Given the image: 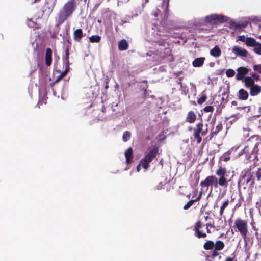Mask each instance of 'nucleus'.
<instances>
[{"mask_svg":"<svg viewBox=\"0 0 261 261\" xmlns=\"http://www.w3.org/2000/svg\"><path fill=\"white\" fill-rule=\"evenodd\" d=\"M226 173V169L222 167H220L216 171V174L218 177V178L214 176H208L204 180L201 182L200 185L203 187H206L207 189L210 186L211 191H212L213 188H216L218 186L226 187L228 182L230 180L227 179Z\"/></svg>","mask_w":261,"mask_h":261,"instance_id":"f257e3e1","label":"nucleus"},{"mask_svg":"<svg viewBox=\"0 0 261 261\" xmlns=\"http://www.w3.org/2000/svg\"><path fill=\"white\" fill-rule=\"evenodd\" d=\"M76 6L75 0H69L63 6L59 15V20L62 23L74 11Z\"/></svg>","mask_w":261,"mask_h":261,"instance_id":"f03ea898","label":"nucleus"},{"mask_svg":"<svg viewBox=\"0 0 261 261\" xmlns=\"http://www.w3.org/2000/svg\"><path fill=\"white\" fill-rule=\"evenodd\" d=\"M158 151L159 149L158 147H155L149 151L146 156L140 162L137 167V171L138 172H140L141 167H143L145 170H146L148 167L149 163L155 156Z\"/></svg>","mask_w":261,"mask_h":261,"instance_id":"7ed1b4c3","label":"nucleus"},{"mask_svg":"<svg viewBox=\"0 0 261 261\" xmlns=\"http://www.w3.org/2000/svg\"><path fill=\"white\" fill-rule=\"evenodd\" d=\"M158 151L159 149L158 147H155L149 151L146 156L140 162L137 167V171L138 172H140L141 167H143L145 170H146L148 167L149 163L155 156Z\"/></svg>","mask_w":261,"mask_h":261,"instance_id":"20e7f679","label":"nucleus"},{"mask_svg":"<svg viewBox=\"0 0 261 261\" xmlns=\"http://www.w3.org/2000/svg\"><path fill=\"white\" fill-rule=\"evenodd\" d=\"M228 20L229 18L227 16L218 14H212L207 15L204 18L206 23L212 24L226 22Z\"/></svg>","mask_w":261,"mask_h":261,"instance_id":"39448f33","label":"nucleus"},{"mask_svg":"<svg viewBox=\"0 0 261 261\" xmlns=\"http://www.w3.org/2000/svg\"><path fill=\"white\" fill-rule=\"evenodd\" d=\"M234 224L240 234L244 237H246L248 232L247 222L240 219H237L235 220Z\"/></svg>","mask_w":261,"mask_h":261,"instance_id":"423d86ee","label":"nucleus"},{"mask_svg":"<svg viewBox=\"0 0 261 261\" xmlns=\"http://www.w3.org/2000/svg\"><path fill=\"white\" fill-rule=\"evenodd\" d=\"M237 71L236 79L241 80L244 79V76L248 72L249 70L245 67H240L237 69Z\"/></svg>","mask_w":261,"mask_h":261,"instance_id":"0eeeda50","label":"nucleus"},{"mask_svg":"<svg viewBox=\"0 0 261 261\" xmlns=\"http://www.w3.org/2000/svg\"><path fill=\"white\" fill-rule=\"evenodd\" d=\"M232 50L233 53H234L237 56H239L241 57H247L248 52L247 51L242 48L240 47L237 46H234L232 47Z\"/></svg>","mask_w":261,"mask_h":261,"instance_id":"6e6552de","label":"nucleus"},{"mask_svg":"<svg viewBox=\"0 0 261 261\" xmlns=\"http://www.w3.org/2000/svg\"><path fill=\"white\" fill-rule=\"evenodd\" d=\"M251 95L254 96L261 92V87L258 85H254L250 89Z\"/></svg>","mask_w":261,"mask_h":261,"instance_id":"1a4fd4ad","label":"nucleus"},{"mask_svg":"<svg viewBox=\"0 0 261 261\" xmlns=\"http://www.w3.org/2000/svg\"><path fill=\"white\" fill-rule=\"evenodd\" d=\"M52 61V51L51 49L47 48L45 55V64L47 66L51 65Z\"/></svg>","mask_w":261,"mask_h":261,"instance_id":"9d476101","label":"nucleus"},{"mask_svg":"<svg viewBox=\"0 0 261 261\" xmlns=\"http://www.w3.org/2000/svg\"><path fill=\"white\" fill-rule=\"evenodd\" d=\"M205 61V58L200 57L195 59L192 62V65L195 67H199L202 66Z\"/></svg>","mask_w":261,"mask_h":261,"instance_id":"9b49d317","label":"nucleus"},{"mask_svg":"<svg viewBox=\"0 0 261 261\" xmlns=\"http://www.w3.org/2000/svg\"><path fill=\"white\" fill-rule=\"evenodd\" d=\"M221 53V50L220 48L217 45L210 50L211 55L216 58L220 57Z\"/></svg>","mask_w":261,"mask_h":261,"instance_id":"f8f14e48","label":"nucleus"},{"mask_svg":"<svg viewBox=\"0 0 261 261\" xmlns=\"http://www.w3.org/2000/svg\"><path fill=\"white\" fill-rule=\"evenodd\" d=\"M238 97L240 99L245 100L248 97V93L247 91L243 89H241L239 91Z\"/></svg>","mask_w":261,"mask_h":261,"instance_id":"ddd939ff","label":"nucleus"},{"mask_svg":"<svg viewBox=\"0 0 261 261\" xmlns=\"http://www.w3.org/2000/svg\"><path fill=\"white\" fill-rule=\"evenodd\" d=\"M132 155L133 149L131 147H129L125 152L126 162L127 164H129L131 162Z\"/></svg>","mask_w":261,"mask_h":261,"instance_id":"4468645a","label":"nucleus"},{"mask_svg":"<svg viewBox=\"0 0 261 261\" xmlns=\"http://www.w3.org/2000/svg\"><path fill=\"white\" fill-rule=\"evenodd\" d=\"M245 85L246 87H251L254 85V80L250 76H247L244 79Z\"/></svg>","mask_w":261,"mask_h":261,"instance_id":"2eb2a0df","label":"nucleus"},{"mask_svg":"<svg viewBox=\"0 0 261 261\" xmlns=\"http://www.w3.org/2000/svg\"><path fill=\"white\" fill-rule=\"evenodd\" d=\"M202 192L201 191L200 192L198 197L196 199H195L194 200H191L189 201H188L187 202V203L185 205V206L184 207V208L185 210H187L189 208H190L193 205V203L195 201H197L199 200L200 199V198L201 197V195H202Z\"/></svg>","mask_w":261,"mask_h":261,"instance_id":"dca6fc26","label":"nucleus"},{"mask_svg":"<svg viewBox=\"0 0 261 261\" xmlns=\"http://www.w3.org/2000/svg\"><path fill=\"white\" fill-rule=\"evenodd\" d=\"M257 42L256 40L251 37H247L246 39V44L248 46L253 47Z\"/></svg>","mask_w":261,"mask_h":261,"instance_id":"f3484780","label":"nucleus"},{"mask_svg":"<svg viewBox=\"0 0 261 261\" xmlns=\"http://www.w3.org/2000/svg\"><path fill=\"white\" fill-rule=\"evenodd\" d=\"M118 47L120 50H126L128 48L127 42L125 40H122L119 42Z\"/></svg>","mask_w":261,"mask_h":261,"instance_id":"a211bd4d","label":"nucleus"},{"mask_svg":"<svg viewBox=\"0 0 261 261\" xmlns=\"http://www.w3.org/2000/svg\"><path fill=\"white\" fill-rule=\"evenodd\" d=\"M196 118V116L193 112H189L187 117V120L189 123H193Z\"/></svg>","mask_w":261,"mask_h":261,"instance_id":"6ab92c4d","label":"nucleus"},{"mask_svg":"<svg viewBox=\"0 0 261 261\" xmlns=\"http://www.w3.org/2000/svg\"><path fill=\"white\" fill-rule=\"evenodd\" d=\"M82 37V31L80 29H76L74 32V38L76 41H80Z\"/></svg>","mask_w":261,"mask_h":261,"instance_id":"aec40b11","label":"nucleus"},{"mask_svg":"<svg viewBox=\"0 0 261 261\" xmlns=\"http://www.w3.org/2000/svg\"><path fill=\"white\" fill-rule=\"evenodd\" d=\"M224 247V243L221 241H217L215 245V248L216 250H221Z\"/></svg>","mask_w":261,"mask_h":261,"instance_id":"412c9836","label":"nucleus"},{"mask_svg":"<svg viewBox=\"0 0 261 261\" xmlns=\"http://www.w3.org/2000/svg\"><path fill=\"white\" fill-rule=\"evenodd\" d=\"M67 62L68 63V61L67 60ZM69 65L68 64L66 65V69L64 71H63L58 77L57 79H56V82H58L59 81H60L61 79H62L63 77H64L66 74L67 73V72H68L69 71Z\"/></svg>","mask_w":261,"mask_h":261,"instance_id":"4be33fe9","label":"nucleus"},{"mask_svg":"<svg viewBox=\"0 0 261 261\" xmlns=\"http://www.w3.org/2000/svg\"><path fill=\"white\" fill-rule=\"evenodd\" d=\"M214 246V243L213 242L211 241H207L204 244V248L206 250H210L212 249Z\"/></svg>","mask_w":261,"mask_h":261,"instance_id":"5701e85b","label":"nucleus"},{"mask_svg":"<svg viewBox=\"0 0 261 261\" xmlns=\"http://www.w3.org/2000/svg\"><path fill=\"white\" fill-rule=\"evenodd\" d=\"M228 204H229V200L228 199H227L222 204V205L221 206L220 211V215L221 216H222L223 215L224 210L228 205Z\"/></svg>","mask_w":261,"mask_h":261,"instance_id":"b1692460","label":"nucleus"},{"mask_svg":"<svg viewBox=\"0 0 261 261\" xmlns=\"http://www.w3.org/2000/svg\"><path fill=\"white\" fill-rule=\"evenodd\" d=\"M100 37L98 35H93L89 38V40L91 42L98 43L100 41Z\"/></svg>","mask_w":261,"mask_h":261,"instance_id":"393cba45","label":"nucleus"},{"mask_svg":"<svg viewBox=\"0 0 261 261\" xmlns=\"http://www.w3.org/2000/svg\"><path fill=\"white\" fill-rule=\"evenodd\" d=\"M254 47V51L258 54V55H260L261 54V43H257L255 45H254L253 46Z\"/></svg>","mask_w":261,"mask_h":261,"instance_id":"a878e982","label":"nucleus"},{"mask_svg":"<svg viewBox=\"0 0 261 261\" xmlns=\"http://www.w3.org/2000/svg\"><path fill=\"white\" fill-rule=\"evenodd\" d=\"M226 74L228 77H231L235 74V71L232 69H228L226 71Z\"/></svg>","mask_w":261,"mask_h":261,"instance_id":"bb28decb","label":"nucleus"},{"mask_svg":"<svg viewBox=\"0 0 261 261\" xmlns=\"http://www.w3.org/2000/svg\"><path fill=\"white\" fill-rule=\"evenodd\" d=\"M130 137V134L128 132H125L123 135V140L126 142L129 139Z\"/></svg>","mask_w":261,"mask_h":261,"instance_id":"cd10ccee","label":"nucleus"},{"mask_svg":"<svg viewBox=\"0 0 261 261\" xmlns=\"http://www.w3.org/2000/svg\"><path fill=\"white\" fill-rule=\"evenodd\" d=\"M255 175L258 181H260L261 179V168H258L255 172Z\"/></svg>","mask_w":261,"mask_h":261,"instance_id":"c85d7f7f","label":"nucleus"},{"mask_svg":"<svg viewBox=\"0 0 261 261\" xmlns=\"http://www.w3.org/2000/svg\"><path fill=\"white\" fill-rule=\"evenodd\" d=\"M254 70L261 74V64L254 65L253 66Z\"/></svg>","mask_w":261,"mask_h":261,"instance_id":"c756f323","label":"nucleus"},{"mask_svg":"<svg viewBox=\"0 0 261 261\" xmlns=\"http://www.w3.org/2000/svg\"><path fill=\"white\" fill-rule=\"evenodd\" d=\"M207 97L206 95L201 96L198 100V103L199 104H202L206 100Z\"/></svg>","mask_w":261,"mask_h":261,"instance_id":"7c9ffc66","label":"nucleus"},{"mask_svg":"<svg viewBox=\"0 0 261 261\" xmlns=\"http://www.w3.org/2000/svg\"><path fill=\"white\" fill-rule=\"evenodd\" d=\"M213 110V107L211 106H208L204 108V111L207 112H212Z\"/></svg>","mask_w":261,"mask_h":261,"instance_id":"2f4dec72","label":"nucleus"},{"mask_svg":"<svg viewBox=\"0 0 261 261\" xmlns=\"http://www.w3.org/2000/svg\"><path fill=\"white\" fill-rule=\"evenodd\" d=\"M199 134H199L198 132H195V134H194V137H195V138L197 139V142L198 143H199L201 141V138L200 137Z\"/></svg>","mask_w":261,"mask_h":261,"instance_id":"473e14b6","label":"nucleus"},{"mask_svg":"<svg viewBox=\"0 0 261 261\" xmlns=\"http://www.w3.org/2000/svg\"><path fill=\"white\" fill-rule=\"evenodd\" d=\"M197 233V237L198 238H204L206 234L205 233H201L199 230L196 231Z\"/></svg>","mask_w":261,"mask_h":261,"instance_id":"72a5a7b5","label":"nucleus"},{"mask_svg":"<svg viewBox=\"0 0 261 261\" xmlns=\"http://www.w3.org/2000/svg\"><path fill=\"white\" fill-rule=\"evenodd\" d=\"M202 124H200V123L198 124L197 125V129H196V132H198V133L200 134V133L201 131V129H202Z\"/></svg>","mask_w":261,"mask_h":261,"instance_id":"f704fd0d","label":"nucleus"},{"mask_svg":"<svg viewBox=\"0 0 261 261\" xmlns=\"http://www.w3.org/2000/svg\"><path fill=\"white\" fill-rule=\"evenodd\" d=\"M246 38H245V36L242 35L239 36L238 37V40L241 41L242 42L246 41Z\"/></svg>","mask_w":261,"mask_h":261,"instance_id":"c9c22d12","label":"nucleus"},{"mask_svg":"<svg viewBox=\"0 0 261 261\" xmlns=\"http://www.w3.org/2000/svg\"><path fill=\"white\" fill-rule=\"evenodd\" d=\"M200 227H201V223L200 222H198L196 223L195 227L196 231L199 230V228H200Z\"/></svg>","mask_w":261,"mask_h":261,"instance_id":"e433bc0d","label":"nucleus"},{"mask_svg":"<svg viewBox=\"0 0 261 261\" xmlns=\"http://www.w3.org/2000/svg\"><path fill=\"white\" fill-rule=\"evenodd\" d=\"M225 261H237L234 257H227Z\"/></svg>","mask_w":261,"mask_h":261,"instance_id":"4c0bfd02","label":"nucleus"},{"mask_svg":"<svg viewBox=\"0 0 261 261\" xmlns=\"http://www.w3.org/2000/svg\"><path fill=\"white\" fill-rule=\"evenodd\" d=\"M253 79L254 80V81H258L260 79V76L258 74H256Z\"/></svg>","mask_w":261,"mask_h":261,"instance_id":"58836bf2","label":"nucleus"},{"mask_svg":"<svg viewBox=\"0 0 261 261\" xmlns=\"http://www.w3.org/2000/svg\"><path fill=\"white\" fill-rule=\"evenodd\" d=\"M218 255V253L217 252V251L216 250H214L213 252L212 256L213 257H215V256H217Z\"/></svg>","mask_w":261,"mask_h":261,"instance_id":"ea45409f","label":"nucleus"},{"mask_svg":"<svg viewBox=\"0 0 261 261\" xmlns=\"http://www.w3.org/2000/svg\"><path fill=\"white\" fill-rule=\"evenodd\" d=\"M256 74H256V73H251V77H252V79H253Z\"/></svg>","mask_w":261,"mask_h":261,"instance_id":"a19ab883","label":"nucleus"},{"mask_svg":"<svg viewBox=\"0 0 261 261\" xmlns=\"http://www.w3.org/2000/svg\"><path fill=\"white\" fill-rule=\"evenodd\" d=\"M251 177H248V178L247 179V182H249L251 180Z\"/></svg>","mask_w":261,"mask_h":261,"instance_id":"79ce46f5","label":"nucleus"},{"mask_svg":"<svg viewBox=\"0 0 261 261\" xmlns=\"http://www.w3.org/2000/svg\"><path fill=\"white\" fill-rule=\"evenodd\" d=\"M28 24L29 27H33V25H32L31 24V22L30 21H28Z\"/></svg>","mask_w":261,"mask_h":261,"instance_id":"37998d69","label":"nucleus"},{"mask_svg":"<svg viewBox=\"0 0 261 261\" xmlns=\"http://www.w3.org/2000/svg\"><path fill=\"white\" fill-rule=\"evenodd\" d=\"M247 147H245V148H244V151L245 152H247V151H248V150H247Z\"/></svg>","mask_w":261,"mask_h":261,"instance_id":"c03bdc74","label":"nucleus"},{"mask_svg":"<svg viewBox=\"0 0 261 261\" xmlns=\"http://www.w3.org/2000/svg\"><path fill=\"white\" fill-rule=\"evenodd\" d=\"M228 160V158H224V161H227Z\"/></svg>","mask_w":261,"mask_h":261,"instance_id":"a18cd8bd","label":"nucleus"},{"mask_svg":"<svg viewBox=\"0 0 261 261\" xmlns=\"http://www.w3.org/2000/svg\"><path fill=\"white\" fill-rule=\"evenodd\" d=\"M259 38L261 39V35L259 37Z\"/></svg>","mask_w":261,"mask_h":261,"instance_id":"49530a36","label":"nucleus"}]
</instances>
